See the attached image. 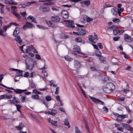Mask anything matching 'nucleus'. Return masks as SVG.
I'll use <instances>...</instances> for the list:
<instances>
[{
    "label": "nucleus",
    "mask_w": 133,
    "mask_h": 133,
    "mask_svg": "<svg viewBox=\"0 0 133 133\" xmlns=\"http://www.w3.org/2000/svg\"><path fill=\"white\" fill-rule=\"evenodd\" d=\"M26 64V69L29 70H31L34 67L36 63L35 61H34L30 57H28L25 60Z\"/></svg>",
    "instance_id": "obj_1"
},
{
    "label": "nucleus",
    "mask_w": 133,
    "mask_h": 133,
    "mask_svg": "<svg viewBox=\"0 0 133 133\" xmlns=\"http://www.w3.org/2000/svg\"><path fill=\"white\" fill-rule=\"evenodd\" d=\"M72 53L73 54L75 55L79 54L83 55H85L84 53L81 52L79 46L77 45H75L74 46L72 51Z\"/></svg>",
    "instance_id": "obj_2"
},
{
    "label": "nucleus",
    "mask_w": 133,
    "mask_h": 133,
    "mask_svg": "<svg viewBox=\"0 0 133 133\" xmlns=\"http://www.w3.org/2000/svg\"><path fill=\"white\" fill-rule=\"evenodd\" d=\"M10 26V25H4L3 27V29H0V35L3 37L6 36L7 35V33L4 32H5L7 29Z\"/></svg>",
    "instance_id": "obj_3"
},
{
    "label": "nucleus",
    "mask_w": 133,
    "mask_h": 133,
    "mask_svg": "<svg viewBox=\"0 0 133 133\" xmlns=\"http://www.w3.org/2000/svg\"><path fill=\"white\" fill-rule=\"evenodd\" d=\"M94 37L93 38L92 35H89V36L88 38L89 40L94 43H95L96 41L98 40V37L97 35H96L95 33H94Z\"/></svg>",
    "instance_id": "obj_4"
},
{
    "label": "nucleus",
    "mask_w": 133,
    "mask_h": 133,
    "mask_svg": "<svg viewBox=\"0 0 133 133\" xmlns=\"http://www.w3.org/2000/svg\"><path fill=\"white\" fill-rule=\"evenodd\" d=\"M89 97L90 99L95 103L101 104L102 105H103L104 104L103 102L95 97H92L91 96H89Z\"/></svg>",
    "instance_id": "obj_5"
},
{
    "label": "nucleus",
    "mask_w": 133,
    "mask_h": 133,
    "mask_svg": "<svg viewBox=\"0 0 133 133\" xmlns=\"http://www.w3.org/2000/svg\"><path fill=\"white\" fill-rule=\"evenodd\" d=\"M81 63L77 60H75L74 61V67L76 69H78L82 66V65L81 64Z\"/></svg>",
    "instance_id": "obj_6"
},
{
    "label": "nucleus",
    "mask_w": 133,
    "mask_h": 133,
    "mask_svg": "<svg viewBox=\"0 0 133 133\" xmlns=\"http://www.w3.org/2000/svg\"><path fill=\"white\" fill-rule=\"evenodd\" d=\"M64 21L66 22L65 25L66 26H68L72 28H74L75 27L74 25V22L73 21L65 20Z\"/></svg>",
    "instance_id": "obj_7"
},
{
    "label": "nucleus",
    "mask_w": 133,
    "mask_h": 133,
    "mask_svg": "<svg viewBox=\"0 0 133 133\" xmlns=\"http://www.w3.org/2000/svg\"><path fill=\"white\" fill-rule=\"evenodd\" d=\"M124 39L125 41L130 42L132 41V38L129 35L127 34H124Z\"/></svg>",
    "instance_id": "obj_8"
},
{
    "label": "nucleus",
    "mask_w": 133,
    "mask_h": 133,
    "mask_svg": "<svg viewBox=\"0 0 133 133\" xmlns=\"http://www.w3.org/2000/svg\"><path fill=\"white\" fill-rule=\"evenodd\" d=\"M39 10L44 12H47L49 11V8L48 7H45L43 5H41L39 8Z\"/></svg>",
    "instance_id": "obj_9"
},
{
    "label": "nucleus",
    "mask_w": 133,
    "mask_h": 133,
    "mask_svg": "<svg viewBox=\"0 0 133 133\" xmlns=\"http://www.w3.org/2000/svg\"><path fill=\"white\" fill-rule=\"evenodd\" d=\"M61 15L63 18L65 19H67L69 16L68 12L65 10H64L62 12Z\"/></svg>",
    "instance_id": "obj_10"
},
{
    "label": "nucleus",
    "mask_w": 133,
    "mask_h": 133,
    "mask_svg": "<svg viewBox=\"0 0 133 133\" xmlns=\"http://www.w3.org/2000/svg\"><path fill=\"white\" fill-rule=\"evenodd\" d=\"M103 91L105 93H110L112 92V91L107 86V85H104L103 87Z\"/></svg>",
    "instance_id": "obj_11"
},
{
    "label": "nucleus",
    "mask_w": 133,
    "mask_h": 133,
    "mask_svg": "<svg viewBox=\"0 0 133 133\" xmlns=\"http://www.w3.org/2000/svg\"><path fill=\"white\" fill-rule=\"evenodd\" d=\"M8 101L10 103L15 104V105L19 102V99L15 97H13V99L9 100Z\"/></svg>",
    "instance_id": "obj_12"
},
{
    "label": "nucleus",
    "mask_w": 133,
    "mask_h": 133,
    "mask_svg": "<svg viewBox=\"0 0 133 133\" xmlns=\"http://www.w3.org/2000/svg\"><path fill=\"white\" fill-rule=\"evenodd\" d=\"M12 97V96L11 95H2L0 96V100L2 99H8L11 98Z\"/></svg>",
    "instance_id": "obj_13"
},
{
    "label": "nucleus",
    "mask_w": 133,
    "mask_h": 133,
    "mask_svg": "<svg viewBox=\"0 0 133 133\" xmlns=\"http://www.w3.org/2000/svg\"><path fill=\"white\" fill-rule=\"evenodd\" d=\"M122 4H117V6L118 8V13L119 15L120 16L121 13V12H123L124 11V9L123 8H122Z\"/></svg>",
    "instance_id": "obj_14"
},
{
    "label": "nucleus",
    "mask_w": 133,
    "mask_h": 133,
    "mask_svg": "<svg viewBox=\"0 0 133 133\" xmlns=\"http://www.w3.org/2000/svg\"><path fill=\"white\" fill-rule=\"evenodd\" d=\"M108 88H110L112 91L115 89V87L113 84L110 82L107 83L106 84Z\"/></svg>",
    "instance_id": "obj_15"
},
{
    "label": "nucleus",
    "mask_w": 133,
    "mask_h": 133,
    "mask_svg": "<svg viewBox=\"0 0 133 133\" xmlns=\"http://www.w3.org/2000/svg\"><path fill=\"white\" fill-rule=\"evenodd\" d=\"M122 125L124 128L130 131H132V130L129 124L122 123Z\"/></svg>",
    "instance_id": "obj_16"
},
{
    "label": "nucleus",
    "mask_w": 133,
    "mask_h": 133,
    "mask_svg": "<svg viewBox=\"0 0 133 133\" xmlns=\"http://www.w3.org/2000/svg\"><path fill=\"white\" fill-rule=\"evenodd\" d=\"M24 127H25L24 125L22 123H19L18 126L15 127L19 131L22 130L23 128Z\"/></svg>",
    "instance_id": "obj_17"
},
{
    "label": "nucleus",
    "mask_w": 133,
    "mask_h": 133,
    "mask_svg": "<svg viewBox=\"0 0 133 133\" xmlns=\"http://www.w3.org/2000/svg\"><path fill=\"white\" fill-rule=\"evenodd\" d=\"M51 20L53 22H58L59 21L60 18L58 16H54L52 17Z\"/></svg>",
    "instance_id": "obj_18"
},
{
    "label": "nucleus",
    "mask_w": 133,
    "mask_h": 133,
    "mask_svg": "<svg viewBox=\"0 0 133 133\" xmlns=\"http://www.w3.org/2000/svg\"><path fill=\"white\" fill-rule=\"evenodd\" d=\"M78 32L82 36L84 35L86 33L85 31L82 28L79 29Z\"/></svg>",
    "instance_id": "obj_19"
},
{
    "label": "nucleus",
    "mask_w": 133,
    "mask_h": 133,
    "mask_svg": "<svg viewBox=\"0 0 133 133\" xmlns=\"http://www.w3.org/2000/svg\"><path fill=\"white\" fill-rule=\"evenodd\" d=\"M20 30L19 28L18 27H16L14 32L13 34V35L15 37H16V35L18 34Z\"/></svg>",
    "instance_id": "obj_20"
},
{
    "label": "nucleus",
    "mask_w": 133,
    "mask_h": 133,
    "mask_svg": "<svg viewBox=\"0 0 133 133\" xmlns=\"http://www.w3.org/2000/svg\"><path fill=\"white\" fill-rule=\"evenodd\" d=\"M33 46L32 45L28 46L26 47L25 49V51L26 53H28L30 51H32L33 49Z\"/></svg>",
    "instance_id": "obj_21"
},
{
    "label": "nucleus",
    "mask_w": 133,
    "mask_h": 133,
    "mask_svg": "<svg viewBox=\"0 0 133 133\" xmlns=\"http://www.w3.org/2000/svg\"><path fill=\"white\" fill-rule=\"evenodd\" d=\"M27 19L29 21H31L32 22L36 23L35 18L31 16H29L28 17Z\"/></svg>",
    "instance_id": "obj_22"
},
{
    "label": "nucleus",
    "mask_w": 133,
    "mask_h": 133,
    "mask_svg": "<svg viewBox=\"0 0 133 133\" xmlns=\"http://www.w3.org/2000/svg\"><path fill=\"white\" fill-rule=\"evenodd\" d=\"M46 23L51 28H54L55 27V23L50 21H46Z\"/></svg>",
    "instance_id": "obj_23"
},
{
    "label": "nucleus",
    "mask_w": 133,
    "mask_h": 133,
    "mask_svg": "<svg viewBox=\"0 0 133 133\" xmlns=\"http://www.w3.org/2000/svg\"><path fill=\"white\" fill-rule=\"evenodd\" d=\"M15 40L18 43L20 44L21 45L22 44V41L20 37L19 36H17L15 38Z\"/></svg>",
    "instance_id": "obj_24"
},
{
    "label": "nucleus",
    "mask_w": 133,
    "mask_h": 133,
    "mask_svg": "<svg viewBox=\"0 0 133 133\" xmlns=\"http://www.w3.org/2000/svg\"><path fill=\"white\" fill-rule=\"evenodd\" d=\"M125 116H127V115H119L118 116L117 118V120L118 121H121L125 117H125Z\"/></svg>",
    "instance_id": "obj_25"
},
{
    "label": "nucleus",
    "mask_w": 133,
    "mask_h": 133,
    "mask_svg": "<svg viewBox=\"0 0 133 133\" xmlns=\"http://www.w3.org/2000/svg\"><path fill=\"white\" fill-rule=\"evenodd\" d=\"M65 59L68 61H71L73 60V59L70 56L67 55L64 57Z\"/></svg>",
    "instance_id": "obj_26"
},
{
    "label": "nucleus",
    "mask_w": 133,
    "mask_h": 133,
    "mask_svg": "<svg viewBox=\"0 0 133 133\" xmlns=\"http://www.w3.org/2000/svg\"><path fill=\"white\" fill-rule=\"evenodd\" d=\"M111 12L113 15L114 16L117 15V12L114 8H112L111 10Z\"/></svg>",
    "instance_id": "obj_27"
},
{
    "label": "nucleus",
    "mask_w": 133,
    "mask_h": 133,
    "mask_svg": "<svg viewBox=\"0 0 133 133\" xmlns=\"http://www.w3.org/2000/svg\"><path fill=\"white\" fill-rule=\"evenodd\" d=\"M75 75L76 77L78 79H81L82 78H84L85 76H81L77 75V73L75 74Z\"/></svg>",
    "instance_id": "obj_28"
},
{
    "label": "nucleus",
    "mask_w": 133,
    "mask_h": 133,
    "mask_svg": "<svg viewBox=\"0 0 133 133\" xmlns=\"http://www.w3.org/2000/svg\"><path fill=\"white\" fill-rule=\"evenodd\" d=\"M12 90H15L14 92L17 94H21L22 92V90H21L20 89H14Z\"/></svg>",
    "instance_id": "obj_29"
},
{
    "label": "nucleus",
    "mask_w": 133,
    "mask_h": 133,
    "mask_svg": "<svg viewBox=\"0 0 133 133\" xmlns=\"http://www.w3.org/2000/svg\"><path fill=\"white\" fill-rule=\"evenodd\" d=\"M51 115L53 116H54L57 114V111L56 110L54 109L51 110Z\"/></svg>",
    "instance_id": "obj_30"
},
{
    "label": "nucleus",
    "mask_w": 133,
    "mask_h": 133,
    "mask_svg": "<svg viewBox=\"0 0 133 133\" xmlns=\"http://www.w3.org/2000/svg\"><path fill=\"white\" fill-rule=\"evenodd\" d=\"M95 54L96 56L100 57L101 56V53L98 50H97L96 51Z\"/></svg>",
    "instance_id": "obj_31"
},
{
    "label": "nucleus",
    "mask_w": 133,
    "mask_h": 133,
    "mask_svg": "<svg viewBox=\"0 0 133 133\" xmlns=\"http://www.w3.org/2000/svg\"><path fill=\"white\" fill-rule=\"evenodd\" d=\"M75 133H82L78 127L76 126L75 127Z\"/></svg>",
    "instance_id": "obj_32"
},
{
    "label": "nucleus",
    "mask_w": 133,
    "mask_h": 133,
    "mask_svg": "<svg viewBox=\"0 0 133 133\" xmlns=\"http://www.w3.org/2000/svg\"><path fill=\"white\" fill-rule=\"evenodd\" d=\"M31 97L34 99H38L39 98V97L38 95H35L32 96Z\"/></svg>",
    "instance_id": "obj_33"
},
{
    "label": "nucleus",
    "mask_w": 133,
    "mask_h": 133,
    "mask_svg": "<svg viewBox=\"0 0 133 133\" xmlns=\"http://www.w3.org/2000/svg\"><path fill=\"white\" fill-rule=\"evenodd\" d=\"M64 124L65 125L68 126V128H69L70 127L69 123L68 120V119L67 118H65V119Z\"/></svg>",
    "instance_id": "obj_34"
},
{
    "label": "nucleus",
    "mask_w": 133,
    "mask_h": 133,
    "mask_svg": "<svg viewBox=\"0 0 133 133\" xmlns=\"http://www.w3.org/2000/svg\"><path fill=\"white\" fill-rule=\"evenodd\" d=\"M82 3H84L87 6H88L90 4V2L89 1L82 2H81Z\"/></svg>",
    "instance_id": "obj_35"
},
{
    "label": "nucleus",
    "mask_w": 133,
    "mask_h": 133,
    "mask_svg": "<svg viewBox=\"0 0 133 133\" xmlns=\"http://www.w3.org/2000/svg\"><path fill=\"white\" fill-rule=\"evenodd\" d=\"M12 0H5L4 3L8 5H11Z\"/></svg>",
    "instance_id": "obj_36"
},
{
    "label": "nucleus",
    "mask_w": 133,
    "mask_h": 133,
    "mask_svg": "<svg viewBox=\"0 0 133 133\" xmlns=\"http://www.w3.org/2000/svg\"><path fill=\"white\" fill-rule=\"evenodd\" d=\"M26 25H27L28 28H32L33 26V24L29 22H26Z\"/></svg>",
    "instance_id": "obj_37"
},
{
    "label": "nucleus",
    "mask_w": 133,
    "mask_h": 133,
    "mask_svg": "<svg viewBox=\"0 0 133 133\" xmlns=\"http://www.w3.org/2000/svg\"><path fill=\"white\" fill-rule=\"evenodd\" d=\"M15 105L18 111H19L21 113L22 112L20 109L21 108V106L19 105H17V104H15Z\"/></svg>",
    "instance_id": "obj_38"
},
{
    "label": "nucleus",
    "mask_w": 133,
    "mask_h": 133,
    "mask_svg": "<svg viewBox=\"0 0 133 133\" xmlns=\"http://www.w3.org/2000/svg\"><path fill=\"white\" fill-rule=\"evenodd\" d=\"M75 40L77 42H82V39L79 37L76 38Z\"/></svg>",
    "instance_id": "obj_39"
},
{
    "label": "nucleus",
    "mask_w": 133,
    "mask_h": 133,
    "mask_svg": "<svg viewBox=\"0 0 133 133\" xmlns=\"http://www.w3.org/2000/svg\"><path fill=\"white\" fill-rule=\"evenodd\" d=\"M99 60H100L101 62L102 63H104L105 61V58L103 56H101L99 58Z\"/></svg>",
    "instance_id": "obj_40"
},
{
    "label": "nucleus",
    "mask_w": 133,
    "mask_h": 133,
    "mask_svg": "<svg viewBox=\"0 0 133 133\" xmlns=\"http://www.w3.org/2000/svg\"><path fill=\"white\" fill-rule=\"evenodd\" d=\"M83 122L85 124V128H87L88 131L89 132V127L87 124L86 121L85 120H84L83 121Z\"/></svg>",
    "instance_id": "obj_41"
},
{
    "label": "nucleus",
    "mask_w": 133,
    "mask_h": 133,
    "mask_svg": "<svg viewBox=\"0 0 133 133\" xmlns=\"http://www.w3.org/2000/svg\"><path fill=\"white\" fill-rule=\"evenodd\" d=\"M22 71L19 70H18V71H17V73L18 75H18V76H23V75L22 73Z\"/></svg>",
    "instance_id": "obj_42"
},
{
    "label": "nucleus",
    "mask_w": 133,
    "mask_h": 133,
    "mask_svg": "<svg viewBox=\"0 0 133 133\" xmlns=\"http://www.w3.org/2000/svg\"><path fill=\"white\" fill-rule=\"evenodd\" d=\"M17 8L16 6H12L11 7V9L13 12V13L14 12H15L17 10Z\"/></svg>",
    "instance_id": "obj_43"
},
{
    "label": "nucleus",
    "mask_w": 133,
    "mask_h": 133,
    "mask_svg": "<svg viewBox=\"0 0 133 133\" xmlns=\"http://www.w3.org/2000/svg\"><path fill=\"white\" fill-rule=\"evenodd\" d=\"M13 14L18 19H20V16L19 14H17L16 12H14Z\"/></svg>",
    "instance_id": "obj_44"
},
{
    "label": "nucleus",
    "mask_w": 133,
    "mask_h": 133,
    "mask_svg": "<svg viewBox=\"0 0 133 133\" xmlns=\"http://www.w3.org/2000/svg\"><path fill=\"white\" fill-rule=\"evenodd\" d=\"M45 98L46 100L48 101H50L51 100V98L49 96H45Z\"/></svg>",
    "instance_id": "obj_45"
},
{
    "label": "nucleus",
    "mask_w": 133,
    "mask_h": 133,
    "mask_svg": "<svg viewBox=\"0 0 133 133\" xmlns=\"http://www.w3.org/2000/svg\"><path fill=\"white\" fill-rule=\"evenodd\" d=\"M20 78V76L18 75L16 76L14 78V80L15 82L18 81Z\"/></svg>",
    "instance_id": "obj_46"
},
{
    "label": "nucleus",
    "mask_w": 133,
    "mask_h": 133,
    "mask_svg": "<svg viewBox=\"0 0 133 133\" xmlns=\"http://www.w3.org/2000/svg\"><path fill=\"white\" fill-rule=\"evenodd\" d=\"M78 86L79 87V88L81 90L82 93L83 94V95L85 97H86V96L85 94V92L84 90L81 88V87L79 85H78Z\"/></svg>",
    "instance_id": "obj_47"
},
{
    "label": "nucleus",
    "mask_w": 133,
    "mask_h": 133,
    "mask_svg": "<svg viewBox=\"0 0 133 133\" xmlns=\"http://www.w3.org/2000/svg\"><path fill=\"white\" fill-rule=\"evenodd\" d=\"M50 82V85H52L54 87H56L57 85V84H55V83H54V82L52 81H51Z\"/></svg>",
    "instance_id": "obj_48"
},
{
    "label": "nucleus",
    "mask_w": 133,
    "mask_h": 133,
    "mask_svg": "<svg viewBox=\"0 0 133 133\" xmlns=\"http://www.w3.org/2000/svg\"><path fill=\"white\" fill-rule=\"evenodd\" d=\"M37 26L40 29H45L47 28L44 26L41 25H37Z\"/></svg>",
    "instance_id": "obj_49"
},
{
    "label": "nucleus",
    "mask_w": 133,
    "mask_h": 133,
    "mask_svg": "<svg viewBox=\"0 0 133 133\" xmlns=\"http://www.w3.org/2000/svg\"><path fill=\"white\" fill-rule=\"evenodd\" d=\"M93 20V18H90L89 17H87L86 19V21L87 22H89L92 21Z\"/></svg>",
    "instance_id": "obj_50"
},
{
    "label": "nucleus",
    "mask_w": 133,
    "mask_h": 133,
    "mask_svg": "<svg viewBox=\"0 0 133 133\" xmlns=\"http://www.w3.org/2000/svg\"><path fill=\"white\" fill-rule=\"evenodd\" d=\"M57 121H54L53 120H52V121L51 122V124H52L54 126H56V124L57 123Z\"/></svg>",
    "instance_id": "obj_51"
},
{
    "label": "nucleus",
    "mask_w": 133,
    "mask_h": 133,
    "mask_svg": "<svg viewBox=\"0 0 133 133\" xmlns=\"http://www.w3.org/2000/svg\"><path fill=\"white\" fill-rule=\"evenodd\" d=\"M29 73L28 72H26L23 75V76L24 77L27 78L29 76Z\"/></svg>",
    "instance_id": "obj_52"
},
{
    "label": "nucleus",
    "mask_w": 133,
    "mask_h": 133,
    "mask_svg": "<svg viewBox=\"0 0 133 133\" xmlns=\"http://www.w3.org/2000/svg\"><path fill=\"white\" fill-rule=\"evenodd\" d=\"M113 33L114 35H117L118 34V30L117 29H116L115 30H113Z\"/></svg>",
    "instance_id": "obj_53"
},
{
    "label": "nucleus",
    "mask_w": 133,
    "mask_h": 133,
    "mask_svg": "<svg viewBox=\"0 0 133 133\" xmlns=\"http://www.w3.org/2000/svg\"><path fill=\"white\" fill-rule=\"evenodd\" d=\"M130 91V90L128 88L124 89L123 90L124 92L125 93H127Z\"/></svg>",
    "instance_id": "obj_54"
},
{
    "label": "nucleus",
    "mask_w": 133,
    "mask_h": 133,
    "mask_svg": "<svg viewBox=\"0 0 133 133\" xmlns=\"http://www.w3.org/2000/svg\"><path fill=\"white\" fill-rule=\"evenodd\" d=\"M111 28H112V31H113V30L117 29V25H113L112 26H111Z\"/></svg>",
    "instance_id": "obj_55"
},
{
    "label": "nucleus",
    "mask_w": 133,
    "mask_h": 133,
    "mask_svg": "<svg viewBox=\"0 0 133 133\" xmlns=\"http://www.w3.org/2000/svg\"><path fill=\"white\" fill-rule=\"evenodd\" d=\"M124 31L123 30H118V34L121 35L124 32Z\"/></svg>",
    "instance_id": "obj_56"
},
{
    "label": "nucleus",
    "mask_w": 133,
    "mask_h": 133,
    "mask_svg": "<svg viewBox=\"0 0 133 133\" xmlns=\"http://www.w3.org/2000/svg\"><path fill=\"white\" fill-rule=\"evenodd\" d=\"M120 37L119 36H117L115 37H114L113 38V39L115 41H118Z\"/></svg>",
    "instance_id": "obj_57"
},
{
    "label": "nucleus",
    "mask_w": 133,
    "mask_h": 133,
    "mask_svg": "<svg viewBox=\"0 0 133 133\" xmlns=\"http://www.w3.org/2000/svg\"><path fill=\"white\" fill-rule=\"evenodd\" d=\"M56 91L55 92V94H58L59 93V88L58 87H57L56 88Z\"/></svg>",
    "instance_id": "obj_58"
},
{
    "label": "nucleus",
    "mask_w": 133,
    "mask_h": 133,
    "mask_svg": "<svg viewBox=\"0 0 133 133\" xmlns=\"http://www.w3.org/2000/svg\"><path fill=\"white\" fill-rule=\"evenodd\" d=\"M119 21L120 20L119 19L117 18H115L114 19L112 20V21L113 22H119Z\"/></svg>",
    "instance_id": "obj_59"
},
{
    "label": "nucleus",
    "mask_w": 133,
    "mask_h": 133,
    "mask_svg": "<svg viewBox=\"0 0 133 133\" xmlns=\"http://www.w3.org/2000/svg\"><path fill=\"white\" fill-rule=\"evenodd\" d=\"M0 85H2L5 88H8V89H14V88H10L9 87H8L7 86L4 85L3 84H2L0 83Z\"/></svg>",
    "instance_id": "obj_60"
},
{
    "label": "nucleus",
    "mask_w": 133,
    "mask_h": 133,
    "mask_svg": "<svg viewBox=\"0 0 133 133\" xmlns=\"http://www.w3.org/2000/svg\"><path fill=\"white\" fill-rule=\"evenodd\" d=\"M103 109V111L105 112H107L108 111V109L105 107H104Z\"/></svg>",
    "instance_id": "obj_61"
},
{
    "label": "nucleus",
    "mask_w": 133,
    "mask_h": 133,
    "mask_svg": "<svg viewBox=\"0 0 133 133\" xmlns=\"http://www.w3.org/2000/svg\"><path fill=\"white\" fill-rule=\"evenodd\" d=\"M98 46L99 48L101 49H102L103 48V45L101 43H99L98 44Z\"/></svg>",
    "instance_id": "obj_62"
},
{
    "label": "nucleus",
    "mask_w": 133,
    "mask_h": 133,
    "mask_svg": "<svg viewBox=\"0 0 133 133\" xmlns=\"http://www.w3.org/2000/svg\"><path fill=\"white\" fill-rule=\"evenodd\" d=\"M35 57L36 58L38 59H41L40 56L38 54H36L35 55Z\"/></svg>",
    "instance_id": "obj_63"
},
{
    "label": "nucleus",
    "mask_w": 133,
    "mask_h": 133,
    "mask_svg": "<svg viewBox=\"0 0 133 133\" xmlns=\"http://www.w3.org/2000/svg\"><path fill=\"white\" fill-rule=\"evenodd\" d=\"M23 29L24 30H26L28 28V26H27V25H26V23L24 25H23Z\"/></svg>",
    "instance_id": "obj_64"
}]
</instances>
